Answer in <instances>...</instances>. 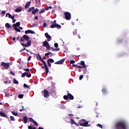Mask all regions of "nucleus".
<instances>
[{
	"mask_svg": "<svg viewBox=\"0 0 129 129\" xmlns=\"http://www.w3.org/2000/svg\"><path fill=\"white\" fill-rule=\"evenodd\" d=\"M54 47H55V48H58V43H54Z\"/></svg>",
	"mask_w": 129,
	"mask_h": 129,
	"instance_id": "obj_49",
	"label": "nucleus"
},
{
	"mask_svg": "<svg viewBox=\"0 0 129 129\" xmlns=\"http://www.w3.org/2000/svg\"><path fill=\"white\" fill-rule=\"evenodd\" d=\"M15 12L16 13H20V12H22V8H18L15 10Z\"/></svg>",
	"mask_w": 129,
	"mask_h": 129,
	"instance_id": "obj_21",
	"label": "nucleus"
},
{
	"mask_svg": "<svg viewBox=\"0 0 129 129\" xmlns=\"http://www.w3.org/2000/svg\"><path fill=\"white\" fill-rule=\"evenodd\" d=\"M73 114H69L68 116H73Z\"/></svg>",
	"mask_w": 129,
	"mask_h": 129,
	"instance_id": "obj_56",
	"label": "nucleus"
},
{
	"mask_svg": "<svg viewBox=\"0 0 129 129\" xmlns=\"http://www.w3.org/2000/svg\"><path fill=\"white\" fill-rule=\"evenodd\" d=\"M76 67H77V68H79L80 69H83V68H85L83 67V66H78V65H77Z\"/></svg>",
	"mask_w": 129,
	"mask_h": 129,
	"instance_id": "obj_30",
	"label": "nucleus"
},
{
	"mask_svg": "<svg viewBox=\"0 0 129 129\" xmlns=\"http://www.w3.org/2000/svg\"><path fill=\"white\" fill-rule=\"evenodd\" d=\"M36 26H37V25H36V24H32V28H34V27H36Z\"/></svg>",
	"mask_w": 129,
	"mask_h": 129,
	"instance_id": "obj_54",
	"label": "nucleus"
},
{
	"mask_svg": "<svg viewBox=\"0 0 129 129\" xmlns=\"http://www.w3.org/2000/svg\"><path fill=\"white\" fill-rule=\"evenodd\" d=\"M52 51H56V48H51Z\"/></svg>",
	"mask_w": 129,
	"mask_h": 129,
	"instance_id": "obj_60",
	"label": "nucleus"
},
{
	"mask_svg": "<svg viewBox=\"0 0 129 129\" xmlns=\"http://www.w3.org/2000/svg\"><path fill=\"white\" fill-rule=\"evenodd\" d=\"M38 12H39V9L38 8H36L35 10L32 11V14L33 15H35V14H36V13H38Z\"/></svg>",
	"mask_w": 129,
	"mask_h": 129,
	"instance_id": "obj_19",
	"label": "nucleus"
},
{
	"mask_svg": "<svg viewBox=\"0 0 129 129\" xmlns=\"http://www.w3.org/2000/svg\"><path fill=\"white\" fill-rule=\"evenodd\" d=\"M47 65H48V67H51V62H49V61H47Z\"/></svg>",
	"mask_w": 129,
	"mask_h": 129,
	"instance_id": "obj_42",
	"label": "nucleus"
},
{
	"mask_svg": "<svg viewBox=\"0 0 129 129\" xmlns=\"http://www.w3.org/2000/svg\"><path fill=\"white\" fill-rule=\"evenodd\" d=\"M31 58H32V56H29V57L27 59V60L30 61V60H31Z\"/></svg>",
	"mask_w": 129,
	"mask_h": 129,
	"instance_id": "obj_52",
	"label": "nucleus"
},
{
	"mask_svg": "<svg viewBox=\"0 0 129 129\" xmlns=\"http://www.w3.org/2000/svg\"><path fill=\"white\" fill-rule=\"evenodd\" d=\"M52 24H56V20H54V21L53 22L51 23Z\"/></svg>",
	"mask_w": 129,
	"mask_h": 129,
	"instance_id": "obj_57",
	"label": "nucleus"
},
{
	"mask_svg": "<svg viewBox=\"0 0 129 129\" xmlns=\"http://www.w3.org/2000/svg\"><path fill=\"white\" fill-rule=\"evenodd\" d=\"M82 79H83V75H81L79 77V80H82Z\"/></svg>",
	"mask_w": 129,
	"mask_h": 129,
	"instance_id": "obj_44",
	"label": "nucleus"
},
{
	"mask_svg": "<svg viewBox=\"0 0 129 129\" xmlns=\"http://www.w3.org/2000/svg\"><path fill=\"white\" fill-rule=\"evenodd\" d=\"M49 7H47L45 8V11H48V10H49Z\"/></svg>",
	"mask_w": 129,
	"mask_h": 129,
	"instance_id": "obj_61",
	"label": "nucleus"
},
{
	"mask_svg": "<svg viewBox=\"0 0 129 129\" xmlns=\"http://www.w3.org/2000/svg\"><path fill=\"white\" fill-rule=\"evenodd\" d=\"M14 30H15L16 31V32H21V30H20V29L18 28L17 27H14Z\"/></svg>",
	"mask_w": 129,
	"mask_h": 129,
	"instance_id": "obj_27",
	"label": "nucleus"
},
{
	"mask_svg": "<svg viewBox=\"0 0 129 129\" xmlns=\"http://www.w3.org/2000/svg\"><path fill=\"white\" fill-rule=\"evenodd\" d=\"M60 51V48H56V51Z\"/></svg>",
	"mask_w": 129,
	"mask_h": 129,
	"instance_id": "obj_58",
	"label": "nucleus"
},
{
	"mask_svg": "<svg viewBox=\"0 0 129 129\" xmlns=\"http://www.w3.org/2000/svg\"><path fill=\"white\" fill-rule=\"evenodd\" d=\"M74 63H75V61H74L73 60H71L70 61V64H74Z\"/></svg>",
	"mask_w": 129,
	"mask_h": 129,
	"instance_id": "obj_43",
	"label": "nucleus"
},
{
	"mask_svg": "<svg viewBox=\"0 0 129 129\" xmlns=\"http://www.w3.org/2000/svg\"><path fill=\"white\" fill-rule=\"evenodd\" d=\"M65 61V58H62L60 60H58L54 63V64H56L57 65L63 64Z\"/></svg>",
	"mask_w": 129,
	"mask_h": 129,
	"instance_id": "obj_9",
	"label": "nucleus"
},
{
	"mask_svg": "<svg viewBox=\"0 0 129 129\" xmlns=\"http://www.w3.org/2000/svg\"><path fill=\"white\" fill-rule=\"evenodd\" d=\"M11 74H12V75H13L14 76H15L16 75V74H15V73H14V72L13 71H11Z\"/></svg>",
	"mask_w": 129,
	"mask_h": 129,
	"instance_id": "obj_46",
	"label": "nucleus"
},
{
	"mask_svg": "<svg viewBox=\"0 0 129 129\" xmlns=\"http://www.w3.org/2000/svg\"><path fill=\"white\" fill-rule=\"evenodd\" d=\"M44 35L45 37L48 39V41L52 40V37H51V36H50L48 33H45Z\"/></svg>",
	"mask_w": 129,
	"mask_h": 129,
	"instance_id": "obj_11",
	"label": "nucleus"
},
{
	"mask_svg": "<svg viewBox=\"0 0 129 129\" xmlns=\"http://www.w3.org/2000/svg\"><path fill=\"white\" fill-rule=\"evenodd\" d=\"M23 121L24 123H27L28 122V117L27 116L23 117Z\"/></svg>",
	"mask_w": 129,
	"mask_h": 129,
	"instance_id": "obj_20",
	"label": "nucleus"
},
{
	"mask_svg": "<svg viewBox=\"0 0 129 129\" xmlns=\"http://www.w3.org/2000/svg\"><path fill=\"white\" fill-rule=\"evenodd\" d=\"M76 122L73 119H71V124H75Z\"/></svg>",
	"mask_w": 129,
	"mask_h": 129,
	"instance_id": "obj_32",
	"label": "nucleus"
},
{
	"mask_svg": "<svg viewBox=\"0 0 129 129\" xmlns=\"http://www.w3.org/2000/svg\"><path fill=\"white\" fill-rule=\"evenodd\" d=\"M80 65H82L84 68H86V65H85V62L84 61L82 60L81 61L80 63H79Z\"/></svg>",
	"mask_w": 129,
	"mask_h": 129,
	"instance_id": "obj_17",
	"label": "nucleus"
},
{
	"mask_svg": "<svg viewBox=\"0 0 129 129\" xmlns=\"http://www.w3.org/2000/svg\"><path fill=\"white\" fill-rule=\"evenodd\" d=\"M43 47H45L47 50H51V47H50V45H49V43L47 42V40H45V41H43Z\"/></svg>",
	"mask_w": 129,
	"mask_h": 129,
	"instance_id": "obj_6",
	"label": "nucleus"
},
{
	"mask_svg": "<svg viewBox=\"0 0 129 129\" xmlns=\"http://www.w3.org/2000/svg\"><path fill=\"white\" fill-rule=\"evenodd\" d=\"M64 15L65 16V19L67 21H70V20H71V14L68 12H66L64 13Z\"/></svg>",
	"mask_w": 129,
	"mask_h": 129,
	"instance_id": "obj_5",
	"label": "nucleus"
},
{
	"mask_svg": "<svg viewBox=\"0 0 129 129\" xmlns=\"http://www.w3.org/2000/svg\"><path fill=\"white\" fill-rule=\"evenodd\" d=\"M31 1L28 2L25 5V9H29V7L31 5Z\"/></svg>",
	"mask_w": 129,
	"mask_h": 129,
	"instance_id": "obj_18",
	"label": "nucleus"
},
{
	"mask_svg": "<svg viewBox=\"0 0 129 129\" xmlns=\"http://www.w3.org/2000/svg\"><path fill=\"white\" fill-rule=\"evenodd\" d=\"M1 66H2V67H4V68H5V69H6V70H8V69L10 68V63L5 62H2L1 64Z\"/></svg>",
	"mask_w": 129,
	"mask_h": 129,
	"instance_id": "obj_4",
	"label": "nucleus"
},
{
	"mask_svg": "<svg viewBox=\"0 0 129 129\" xmlns=\"http://www.w3.org/2000/svg\"><path fill=\"white\" fill-rule=\"evenodd\" d=\"M38 19V16H35L34 18V20H37Z\"/></svg>",
	"mask_w": 129,
	"mask_h": 129,
	"instance_id": "obj_59",
	"label": "nucleus"
},
{
	"mask_svg": "<svg viewBox=\"0 0 129 129\" xmlns=\"http://www.w3.org/2000/svg\"><path fill=\"white\" fill-rule=\"evenodd\" d=\"M88 121H86L84 123H80V125L81 126H90V124H88Z\"/></svg>",
	"mask_w": 129,
	"mask_h": 129,
	"instance_id": "obj_10",
	"label": "nucleus"
},
{
	"mask_svg": "<svg viewBox=\"0 0 129 129\" xmlns=\"http://www.w3.org/2000/svg\"><path fill=\"white\" fill-rule=\"evenodd\" d=\"M24 71H26V72H27V74H28V73H29V72H30L29 69H24Z\"/></svg>",
	"mask_w": 129,
	"mask_h": 129,
	"instance_id": "obj_36",
	"label": "nucleus"
},
{
	"mask_svg": "<svg viewBox=\"0 0 129 129\" xmlns=\"http://www.w3.org/2000/svg\"><path fill=\"white\" fill-rule=\"evenodd\" d=\"M33 10H35V7H31L28 9V12H31Z\"/></svg>",
	"mask_w": 129,
	"mask_h": 129,
	"instance_id": "obj_25",
	"label": "nucleus"
},
{
	"mask_svg": "<svg viewBox=\"0 0 129 129\" xmlns=\"http://www.w3.org/2000/svg\"><path fill=\"white\" fill-rule=\"evenodd\" d=\"M24 88H27L29 89V86L26 84H24Z\"/></svg>",
	"mask_w": 129,
	"mask_h": 129,
	"instance_id": "obj_37",
	"label": "nucleus"
},
{
	"mask_svg": "<svg viewBox=\"0 0 129 129\" xmlns=\"http://www.w3.org/2000/svg\"><path fill=\"white\" fill-rule=\"evenodd\" d=\"M82 121H85V119H83L82 120H81V122H82Z\"/></svg>",
	"mask_w": 129,
	"mask_h": 129,
	"instance_id": "obj_62",
	"label": "nucleus"
},
{
	"mask_svg": "<svg viewBox=\"0 0 129 129\" xmlns=\"http://www.w3.org/2000/svg\"><path fill=\"white\" fill-rule=\"evenodd\" d=\"M43 96L45 98H48L50 96L49 94V91L47 90H44L43 91Z\"/></svg>",
	"mask_w": 129,
	"mask_h": 129,
	"instance_id": "obj_7",
	"label": "nucleus"
},
{
	"mask_svg": "<svg viewBox=\"0 0 129 129\" xmlns=\"http://www.w3.org/2000/svg\"><path fill=\"white\" fill-rule=\"evenodd\" d=\"M21 25V22H18L16 23V24H14L13 25V27H20V25Z\"/></svg>",
	"mask_w": 129,
	"mask_h": 129,
	"instance_id": "obj_16",
	"label": "nucleus"
},
{
	"mask_svg": "<svg viewBox=\"0 0 129 129\" xmlns=\"http://www.w3.org/2000/svg\"><path fill=\"white\" fill-rule=\"evenodd\" d=\"M47 62H49V63H54V59L52 58H49L47 59Z\"/></svg>",
	"mask_w": 129,
	"mask_h": 129,
	"instance_id": "obj_22",
	"label": "nucleus"
},
{
	"mask_svg": "<svg viewBox=\"0 0 129 129\" xmlns=\"http://www.w3.org/2000/svg\"><path fill=\"white\" fill-rule=\"evenodd\" d=\"M97 126H98V127H100V128H102V125H101V124H97Z\"/></svg>",
	"mask_w": 129,
	"mask_h": 129,
	"instance_id": "obj_39",
	"label": "nucleus"
},
{
	"mask_svg": "<svg viewBox=\"0 0 129 129\" xmlns=\"http://www.w3.org/2000/svg\"><path fill=\"white\" fill-rule=\"evenodd\" d=\"M25 33L26 34H35V32H34V31H33L31 30H28L25 31Z\"/></svg>",
	"mask_w": 129,
	"mask_h": 129,
	"instance_id": "obj_13",
	"label": "nucleus"
},
{
	"mask_svg": "<svg viewBox=\"0 0 129 129\" xmlns=\"http://www.w3.org/2000/svg\"><path fill=\"white\" fill-rule=\"evenodd\" d=\"M27 74H28V72H24L21 75V77H25L26 76H27Z\"/></svg>",
	"mask_w": 129,
	"mask_h": 129,
	"instance_id": "obj_26",
	"label": "nucleus"
},
{
	"mask_svg": "<svg viewBox=\"0 0 129 129\" xmlns=\"http://www.w3.org/2000/svg\"><path fill=\"white\" fill-rule=\"evenodd\" d=\"M26 76L27 77H28V78H30V77H31V74H27L26 75Z\"/></svg>",
	"mask_w": 129,
	"mask_h": 129,
	"instance_id": "obj_47",
	"label": "nucleus"
},
{
	"mask_svg": "<svg viewBox=\"0 0 129 129\" xmlns=\"http://www.w3.org/2000/svg\"><path fill=\"white\" fill-rule=\"evenodd\" d=\"M50 28L51 29H54V28H58V29H61V26L59 24H57V23L53 24L50 26Z\"/></svg>",
	"mask_w": 129,
	"mask_h": 129,
	"instance_id": "obj_8",
	"label": "nucleus"
},
{
	"mask_svg": "<svg viewBox=\"0 0 129 129\" xmlns=\"http://www.w3.org/2000/svg\"><path fill=\"white\" fill-rule=\"evenodd\" d=\"M0 115L1 116H3V117H5L6 118H9V116L7 114H6L5 113L3 112H0Z\"/></svg>",
	"mask_w": 129,
	"mask_h": 129,
	"instance_id": "obj_12",
	"label": "nucleus"
},
{
	"mask_svg": "<svg viewBox=\"0 0 129 129\" xmlns=\"http://www.w3.org/2000/svg\"><path fill=\"white\" fill-rule=\"evenodd\" d=\"M10 119L12 121H15V120H16V119H15V117L13 116H10Z\"/></svg>",
	"mask_w": 129,
	"mask_h": 129,
	"instance_id": "obj_28",
	"label": "nucleus"
},
{
	"mask_svg": "<svg viewBox=\"0 0 129 129\" xmlns=\"http://www.w3.org/2000/svg\"><path fill=\"white\" fill-rule=\"evenodd\" d=\"M24 97V95L23 94H19L18 95V98H23Z\"/></svg>",
	"mask_w": 129,
	"mask_h": 129,
	"instance_id": "obj_34",
	"label": "nucleus"
},
{
	"mask_svg": "<svg viewBox=\"0 0 129 129\" xmlns=\"http://www.w3.org/2000/svg\"><path fill=\"white\" fill-rule=\"evenodd\" d=\"M5 27L7 28V29H10V28H12V26L10 25V24L6 23L5 25Z\"/></svg>",
	"mask_w": 129,
	"mask_h": 129,
	"instance_id": "obj_23",
	"label": "nucleus"
},
{
	"mask_svg": "<svg viewBox=\"0 0 129 129\" xmlns=\"http://www.w3.org/2000/svg\"><path fill=\"white\" fill-rule=\"evenodd\" d=\"M29 120H30V121H31V122H33V121H35V120H34V119H33L32 118H31V117L29 118Z\"/></svg>",
	"mask_w": 129,
	"mask_h": 129,
	"instance_id": "obj_41",
	"label": "nucleus"
},
{
	"mask_svg": "<svg viewBox=\"0 0 129 129\" xmlns=\"http://www.w3.org/2000/svg\"><path fill=\"white\" fill-rule=\"evenodd\" d=\"M2 15H5L6 14V11H3L2 12Z\"/></svg>",
	"mask_w": 129,
	"mask_h": 129,
	"instance_id": "obj_53",
	"label": "nucleus"
},
{
	"mask_svg": "<svg viewBox=\"0 0 129 129\" xmlns=\"http://www.w3.org/2000/svg\"><path fill=\"white\" fill-rule=\"evenodd\" d=\"M73 35L74 36H76V35H77V32H76V31H74L73 33Z\"/></svg>",
	"mask_w": 129,
	"mask_h": 129,
	"instance_id": "obj_50",
	"label": "nucleus"
},
{
	"mask_svg": "<svg viewBox=\"0 0 129 129\" xmlns=\"http://www.w3.org/2000/svg\"><path fill=\"white\" fill-rule=\"evenodd\" d=\"M10 18V19H12V20H14V19H15V16H12L9 13H7L6 14V17H8Z\"/></svg>",
	"mask_w": 129,
	"mask_h": 129,
	"instance_id": "obj_15",
	"label": "nucleus"
},
{
	"mask_svg": "<svg viewBox=\"0 0 129 129\" xmlns=\"http://www.w3.org/2000/svg\"><path fill=\"white\" fill-rule=\"evenodd\" d=\"M68 98H69L71 100H73V99H74V97L73 96V95H72V94H70V93H68Z\"/></svg>",
	"mask_w": 129,
	"mask_h": 129,
	"instance_id": "obj_14",
	"label": "nucleus"
},
{
	"mask_svg": "<svg viewBox=\"0 0 129 129\" xmlns=\"http://www.w3.org/2000/svg\"><path fill=\"white\" fill-rule=\"evenodd\" d=\"M23 110H25V109H21L19 110V111H23Z\"/></svg>",
	"mask_w": 129,
	"mask_h": 129,
	"instance_id": "obj_64",
	"label": "nucleus"
},
{
	"mask_svg": "<svg viewBox=\"0 0 129 129\" xmlns=\"http://www.w3.org/2000/svg\"><path fill=\"white\" fill-rule=\"evenodd\" d=\"M45 9H41L39 12V14H43V13H45Z\"/></svg>",
	"mask_w": 129,
	"mask_h": 129,
	"instance_id": "obj_29",
	"label": "nucleus"
},
{
	"mask_svg": "<svg viewBox=\"0 0 129 129\" xmlns=\"http://www.w3.org/2000/svg\"><path fill=\"white\" fill-rule=\"evenodd\" d=\"M12 20H13V21H12L13 23H16V21H17V20H16L15 19H12Z\"/></svg>",
	"mask_w": 129,
	"mask_h": 129,
	"instance_id": "obj_55",
	"label": "nucleus"
},
{
	"mask_svg": "<svg viewBox=\"0 0 129 129\" xmlns=\"http://www.w3.org/2000/svg\"><path fill=\"white\" fill-rule=\"evenodd\" d=\"M23 51H24V49H22L20 50V53L23 52Z\"/></svg>",
	"mask_w": 129,
	"mask_h": 129,
	"instance_id": "obj_63",
	"label": "nucleus"
},
{
	"mask_svg": "<svg viewBox=\"0 0 129 129\" xmlns=\"http://www.w3.org/2000/svg\"><path fill=\"white\" fill-rule=\"evenodd\" d=\"M29 40H30V37H29L28 35H23V38H21L20 39V42H25V40L27 41V43L25 44L24 43H20L21 45L23 46V47H30V46H31V44H32V41Z\"/></svg>",
	"mask_w": 129,
	"mask_h": 129,
	"instance_id": "obj_1",
	"label": "nucleus"
},
{
	"mask_svg": "<svg viewBox=\"0 0 129 129\" xmlns=\"http://www.w3.org/2000/svg\"><path fill=\"white\" fill-rule=\"evenodd\" d=\"M51 54H52V53L51 52L48 51L47 53H46L45 54V56H48V55H50Z\"/></svg>",
	"mask_w": 129,
	"mask_h": 129,
	"instance_id": "obj_38",
	"label": "nucleus"
},
{
	"mask_svg": "<svg viewBox=\"0 0 129 129\" xmlns=\"http://www.w3.org/2000/svg\"><path fill=\"white\" fill-rule=\"evenodd\" d=\"M63 99H65V100H68V95H64Z\"/></svg>",
	"mask_w": 129,
	"mask_h": 129,
	"instance_id": "obj_33",
	"label": "nucleus"
},
{
	"mask_svg": "<svg viewBox=\"0 0 129 129\" xmlns=\"http://www.w3.org/2000/svg\"><path fill=\"white\" fill-rule=\"evenodd\" d=\"M37 59H39L41 62H42L44 66H42V68L43 69H45V72L46 75H48V73L49 72V68H48V66H47V63H46V61H45L42 57H41V55H40L39 53H38V55H37Z\"/></svg>",
	"mask_w": 129,
	"mask_h": 129,
	"instance_id": "obj_3",
	"label": "nucleus"
},
{
	"mask_svg": "<svg viewBox=\"0 0 129 129\" xmlns=\"http://www.w3.org/2000/svg\"><path fill=\"white\" fill-rule=\"evenodd\" d=\"M48 80H53V78L52 77H49L47 78Z\"/></svg>",
	"mask_w": 129,
	"mask_h": 129,
	"instance_id": "obj_45",
	"label": "nucleus"
},
{
	"mask_svg": "<svg viewBox=\"0 0 129 129\" xmlns=\"http://www.w3.org/2000/svg\"><path fill=\"white\" fill-rule=\"evenodd\" d=\"M33 123H34V124L36 126H38V123H37V121H34L33 122Z\"/></svg>",
	"mask_w": 129,
	"mask_h": 129,
	"instance_id": "obj_40",
	"label": "nucleus"
},
{
	"mask_svg": "<svg viewBox=\"0 0 129 129\" xmlns=\"http://www.w3.org/2000/svg\"><path fill=\"white\" fill-rule=\"evenodd\" d=\"M9 96H10V94H9V93L5 94L6 97H9Z\"/></svg>",
	"mask_w": 129,
	"mask_h": 129,
	"instance_id": "obj_48",
	"label": "nucleus"
},
{
	"mask_svg": "<svg viewBox=\"0 0 129 129\" xmlns=\"http://www.w3.org/2000/svg\"><path fill=\"white\" fill-rule=\"evenodd\" d=\"M13 83L14 84H19V81H17L15 78L13 80Z\"/></svg>",
	"mask_w": 129,
	"mask_h": 129,
	"instance_id": "obj_24",
	"label": "nucleus"
},
{
	"mask_svg": "<svg viewBox=\"0 0 129 129\" xmlns=\"http://www.w3.org/2000/svg\"><path fill=\"white\" fill-rule=\"evenodd\" d=\"M46 26H47V23H43V28H46Z\"/></svg>",
	"mask_w": 129,
	"mask_h": 129,
	"instance_id": "obj_51",
	"label": "nucleus"
},
{
	"mask_svg": "<svg viewBox=\"0 0 129 129\" xmlns=\"http://www.w3.org/2000/svg\"><path fill=\"white\" fill-rule=\"evenodd\" d=\"M116 129H127V125L124 121H119L115 124Z\"/></svg>",
	"mask_w": 129,
	"mask_h": 129,
	"instance_id": "obj_2",
	"label": "nucleus"
},
{
	"mask_svg": "<svg viewBox=\"0 0 129 129\" xmlns=\"http://www.w3.org/2000/svg\"><path fill=\"white\" fill-rule=\"evenodd\" d=\"M11 112L12 114H13V115H15V116H18V113L17 112L14 111H12Z\"/></svg>",
	"mask_w": 129,
	"mask_h": 129,
	"instance_id": "obj_31",
	"label": "nucleus"
},
{
	"mask_svg": "<svg viewBox=\"0 0 129 129\" xmlns=\"http://www.w3.org/2000/svg\"><path fill=\"white\" fill-rule=\"evenodd\" d=\"M102 93H103V94H105V93H106V89H103L102 90Z\"/></svg>",
	"mask_w": 129,
	"mask_h": 129,
	"instance_id": "obj_35",
	"label": "nucleus"
}]
</instances>
